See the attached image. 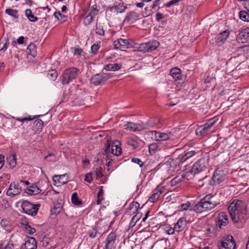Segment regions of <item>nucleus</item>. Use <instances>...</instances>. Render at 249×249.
I'll return each instance as SVG.
<instances>
[{"label": "nucleus", "instance_id": "1", "mask_svg": "<svg viewBox=\"0 0 249 249\" xmlns=\"http://www.w3.org/2000/svg\"><path fill=\"white\" fill-rule=\"evenodd\" d=\"M218 203L213 196L209 194L201 199L197 204L193 207V210L197 213L211 210L214 208Z\"/></svg>", "mask_w": 249, "mask_h": 249}, {"label": "nucleus", "instance_id": "2", "mask_svg": "<svg viewBox=\"0 0 249 249\" xmlns=\"http://www.w3.org/2000/svg\"><path fill=\"white\" fill-rule=\"evenodd\" d=\"M209 157L205 155L196 162L190 171L191 174L196 175L207 169L209 166Z\"/></svg>", "mask_w": 249, "mask_h": 249}, {"label": "nucleus", "instance_id": "3", "mask_svg": "<svg viewBox=\"0 0 249 249\" xmlns=\"http://www.w3.org/2000/svg\"><path fill=\"white\" fill-rule=\"evenodd\" d=\"M78 71V69L74 67L66 69L61 77V81L62 84L63 85L68 84L73 79H75L77 75Z\"/></svg>", "mask_w": 249, "mask_h": 249}, {"label": "nucleus", "instance_id": "4", "mask_svg": "<svg viewBox=\"0 0 249 249\" xmlns=\"http://www.w3.org/2000/svg\"><path fill=\"white\" fill-rule=\"evenodd\" d=\"M120 142L119 141L111 142V141L107 140L106 144V149L105 152L107 154L110 152V147H111V153L116 156H120L122 153V149L120 147Z\"/></svg>", "mask_w": 249, "mask_h": 249}, {"label": "nucleus", "instance_id": "5", "mask_svg": "<svg viewBox=\"0 0 249 249\" xmlns=\"http://www.w3.org/2000/svg\"><path fill=\"white\" fill-rule=\"evenodd\" d=\"M40 206L39 204L34 205L28 201H24L21 204V208L24 213L31 216H35Z\"/></svg>", "mask_w": 249, "mask_h": 249}, {"label": "nucleus", "instance_id": "6", "mask_svg": "<svg viewBox=\"0 0 249 249\" xmlns=\"http://www.w3.org/2000/svg\"><path fill=\"white\" fill-rule=\"evenodd\" d=\"M227 174L228 171L226 170L217 169L214 172L211 184L213 185L219 184L225 179Z\"/></svg>", "mask_w": 249, "mask_h": 249}, {"label": "nucleus", "instance_id": "7", "mask_svg": "<svg viewBox=\"0 0 249 249\" xmlns=\"http://www.w3.org/2000/svg\"><path fill=\"white\" fill-rule=\"evenodd\" d=\"M112 77L111 73H98L94 75L90 79V82L95 86L105 83Z\"/></svg>", "mask_w": 249, "mask_h": 249}, {"label": "nucleus", "instance_id": "8", "mask_svg": "<svg viewBox=\"0 0 249 249\" xmlns=\"http://www.w3.org/2000/svg\"><path fill=\"white\" fill-rule=\"evenodd\" d=\"M159 45L160 43L158 41L156 40L151 41L147 43L141 44L138 47V50L143 53L151 52L157 48Z\"/></svg>", "mask_w": 249, "mask_h": 249}, {"label": "nucleus", "instance_id": "9", "mask_svg": "<svg viewBox=\"0 0 249 249\" xmlns=\"http://www.w3.org/2000/svg\"><path fill=\"white\" fill-rule=\"evenodd\" d=\"M180 161L178 158L177 159H169L163 164V165L168 170V173L172 174L175 172L176 170L178 167Z\"/></svg>", "mask_w": 249, "mask_h": 249}, {"label": "nucleus", "instance_id": "10", "mask_svg": "<svg viewBox=\"0 0 249 249\" xmlns=\"http://www.w3.org/2000/svg\"><path fill=\"white\" fill-rule=\"evenodd\" d=\"M246 210V205L245 203L241 200H234L232 202L228 208L229 213H231L233 211L237 210L239 209ZM234 213V212H233ZM234 214V213H233Z\"/></svg>", "mask_w": 249, "mask_h": 249}, {"label": "nucleus", "instance_id": "11", "mask_svg": "<svg viewBox=\"0 0 249 249\" xmlns=\"http://www.w3.org/2000/svg\"><path fill=\"white\" fill-rule=\"evenodd\" d=\"M233 211L234 214L233 213V212H232V213H230L231 218L233 222L237 223L239 220H241L244 218L246 213V210H242L239 209V210Z\"/></svg>", "mask_w": 249, "mask_h": 249}, {"label": "nucleus", "instance_id": "12", "mask_svg": "<svg viewBox=\"0 0 249 249\" xmlns=\"http://www.w3.org/2000/svg\"><path fill=\"white\" fill-rule=\"evenodd\" d=\"M125 126V129L133 131H139L145 129V125L142 123L127 122Z\"/></svg>", "mask_w": 249, "mask_h": 249}, {"label": "nucleus", "instance_id": "13", "mask_svg": "<svg viewBox=\"0 0 249 249\" xmlns=\"http://www.w3.org/2000/svg\"><path fill=\"white\" fill-rule=\"evenodd\" d=\"M114 48L124 49L131 47V44L128 40L125 39L119 38L113 42Z\"/></svg>", "mask_w": 249, "mask_h": 249}, {"label": "nucleus", "instance_id": "14", "mask_svg": "<svg viewBox=\"0 0 249 249\" xmlns=\"http://www.w3.org/2000/svg\"><path fill=\"white\" fill-rule=\"evenodd\" d=\"M21 190V188L19 187L18 183L12 182L7 191V195L9 196L18 195L20 193Z\"/></svg>", "mask_w": 249, "mask_h": 249}, {"label": "nucleus", "instance_id": "15", "mask_svg": "<svg viewBox=\"0 0 249 249\" xmlns=\"http://www.w3.org/2000/svg\"><path fill=\"white\" fill-rule=\"evenodd\" d=\"M216 120L214 118L210 119L204 125H202L196 131L197 135L199 133L200 135L205 133L210 128H211L215 123Z\"/></svg>", "mask_w": 249, "mask_h": 249}, {"label": "nucleus", "instance_id": "16", "mask_svg": "<svg viewBox=\"0 0 249 249\" xmlns=\"http://www.w3.org/2000/svg\"><path fill=\"white\" fill-rule=\"evenodd\" d=\"M237 40L242 43L249 42V28L240 32L236 36Z\"/></svg>", "mask_w": 249, "mask_h": 249}, {"label": "nucleus", "instance_id": "17", "mask_svg": "<svg viewBox=\"0 0 249 249\" xmlns=\"http://www.w3.org/2000/svg\"><path fill=\"white\" fill-rule=\"evenodd\" d=\"M23 249H36V241L35 238L28 237L26 238Z\"/></svg>", "mask_w": 249, "mask_h": 249}, {"label": "nucleus", "instance_id": "18", "mask_svg": "<svg viewBox=\"0 0 249 249\" xmlns=\"http://www.w3.org/2000/svg\"><path fill=\"white\" fill-rule=\"evenodd\" d=\"M152 133H154L155 136V139L156 141H166L169 139L172 135L171 132H168L167 133H161L158 131H153Z\"/></svg>", "mask_w": 249, "mask_h": 249}, {"label": "nucleus", "instance_id": "19", "mask_svg": "<svg viewBox=\"0 0 249 249\" xmlns=\"http://www.w3.org/2000/svg\"><path fill=\"white\" fill-rule=\"evenodd\" d=\"M41 192V190L37 186L36 184H33L25 190V193L30 195H37Z\"/></svg>", "mask_w": 249, "mask_h": 249}, {"label": "nucleus", "instance_id": "20", "mask_svg": "<svg viewBox=\"0 0 249 249\" xmlns=\"http://www.w3.org/2000/svg\"><path fill=\"white\" fill-rule=\"evenodd\" d=\"M122 65L120 63L108 64L104 66L107 71H116L121 69Z\"/></svg>", "mask_w": 249, "mask_h": 249}, {"label": "nucleus", "instance_id": "21", "mask_svg": "<svg viewBox=\"0 0 249 249\" xmlns=\"http://www.w3.org/2000/svg\"><path fill=\"white\" fill-rule=\"evenodd\" d=\"M235 247V242L234 241L230 242H221L220 245H219V249H234Z\"/></svg>", "mask_w": 249, "mask_h": 249}, {"label": "nucleus", "instance_id": "22", "mask_svg": "<svg viewBox=\"0 0 249 249\" xmlns=\"http://www.w3.org/2000/svg\"><path fill=\"white\" fill-rule=\"evenodd\" d=\"M170 75L175 80H180L181 79V70L177 68H172L170 71Z\"/></svg>", "mask_w": 249, "mask_h": 249}, {"label": "nucleus", "instance_id": "23", "mask_svg": "<svg viewBox=\"0 0 249 249\" xmlns=\"http://www.w3.org/2000/svg\"><path fill=\"white\" fill-rule=\"evenodd\" d=\"M229 35V32L228 30L221 32L217 37L216 42L219 44H222L228 38Z\"/></svg>", "mask_w": 249, "mask_h": 249}, {"label": "nucleus", "instance_id": "24", "mask_svg": "<svg viewBox=\"0 0 249 249\" xmlns=\"http://www.w3.org/2000/svg\"><path fill=\"white\" fill-rule=\"evenodd\" d=\"M196 154L195 151H190L186 153L184 155H180L178 158L180 162H184L187 160L192 157Z\"/></svg>", "mask_w": 249, "mask_h": 249}, {"label": "nucleus", "instance_id": "25", "mask_svg": "<svg viewBox=\"0 0 249 249\" xmlns=\"http://www.w3.org/2000/svg\"><path fill=\"white\" fill-rule=\"evenodd\" d=\"M116 235L115 233L114 232H111L107 238L106 244L113 247L116 240Z\"/></svg>", "mask_w": 249, "mask_h": 249}, {"label": "nucleus", "instance_id": "26", "mask_svg": "<svg viewBox=\"0 0 249 249\" xmlns=\"http://www.w3.org/2000/svg\"><path fill=\"white\" fill-rule=\"evenodd\" d=\"M185 225L184 221L182 219H179L174 226L176 231L179 232L183 230L185 228Z\"/></svg>", "mask_w": 249, "mask_h": 249}, {"label": "nucleus", "instance_id": "27", "mask_svg": "<svg viewBox=\"0 0 249 249\" xmlns=\"http://www.w3.org/2000/svg\"><path fill=\"white\" fill-rule=\"evenodd\" d=\"M220 216L221 219L218 221L217 225L221 228L222 226H225L228 223V219L227 216L224 213H222Z\"/></svg>", "mask_w": 249, "mask_h": 249}, {"label": "nucleus", "instance_id": "28", "mask_svg": "<svg viewBox=\"0 0 249 249\" xmlns=\"http://www.w3.org/2000/svg\"><path fill=\"white\" fill-rule=\"evenodd\" d=\"M27 53L28 54L32 55L35 57L36 54V50L35 45L34 43H31L27 49Z\"/></svg>", "mask_w": 249, "mask_h": 249}, {"label": "nucleus", "instance_id": "29", "mask_svg": "<svg viewBox=\"0 0 249 249\" xmlns=\"http://www.w3.org/2000/svg\"><path fill=\"white\" fill-rule=\"evenodd\" d=\"M66 177H67V174H63L62 175H58V176H54L53 177V179L54 181H55V179H57L58 181V182L60 184H64L68 182V179L67 178H66L64 179V178Z\"/></svg>", "mask_w": 249, "mask_h": 249}, {"label": "nucleus", "instance_id": "30", "mask_svg": "<svg viewBox=\"0 0 249 249\" xmlns=\"http://www.w3.org/2000/svg\"><path fill=\"white\" fill-rule=\"evenodd\" d=\"M89 235L91 238H94L97 237L99 239L101 237V234L98 231L97 228H93L89 230Z\"/></svg>", "mask_w": 249, "mask_h": 249}, {"label": "nucleus", "instance_id": "31", "mask_svg": "<svg viewBox=\"0 0 249 249\" xmlns=\"http://www.w3.org/2000/svg\"><path fill=\"white\" fill-rule=\"evenodd\" d=\"M7 161L11 167H15L17 164L16 156L15 154L9 155L7 158Z\"/></svg>", "mask_w": 249, "mask_h": 249}, {"label": "nucleus", "instance_id": "32", "mask_svg": "<svg viewBox=\"0 0 249 249\" xmlns=\"http://www.w3.org/2000/svg\"><path fill=\"white\" fill-rule=\"evenodd\" d=\"M140 207L139 204L137 202H133L129 206V212L130 213H134L137 212Z\"/></svg>", "mask_w": 249, "mask_h": 249}, {"label": "nucleus", "instance_id": "33", "mask_svg": "<svg viewBox=\"0 0 249 249\" xmlns=\"http://www.w3.org/2000/svg\"><path fill=\"white\" fill-rule=\"evenodd\" d=\"M137 19L138 16L137 14L134 12H131L126 17L125 20L133 22L134 21H136Z\"/></svg>", "mask_w": 249, "mask_h": 249}, {"label": "nucleus", "instance_id": "34", "mask_svg": "<svg viewBox=\"0 0 249 249\" xmlns=\"http://www.w3.org/2000/svg\"><path fill=\"white\" fill-rule=\"evenodd\" d=\"M239 17L244 21H249V14L245 11H241L239 13Z\"/></svg>", "mask_w": 249, "mask_h": 249}, {"label": "nucleus", "instance_id": "35", "mask_svg": "<svg viewBox=\"0 0 249 249\" xmlns=\"http://www.w3.org/2000/svg\"><path fill=\"white\" fill-rule=\"evenodd\" d=\"M184 177L183 176L181 175V176H177L175 177L170 182L171 186H176L178 183L182 182L184 179Z\"/></svg>", "mask_w": 249, "mask_h": 249}, {"label": "nucleus", "instance_id": "36", "mask_svg": "<svg viewBox=\"0 0 249 249\" xmlns=\"http://www.w3.org/2000/svg\"><path fill=\"white\" fill-rule=\"evenodd\" d=\"M25 13L26 17L31 21L35 22L37 20V18L32 14V11L30 9H26Z\"/></svg>", "mask_w": 249, "mask_h": 249}, {"label": "nucleus", "instance_id": "37", "mask_svg": "<svg viewBox=\"0 0 249 249\" xmlns=\"http://www.w3.org/2000/svg\"><path fill=\"white\" fill-rule=\"evenodd\" d=\"M161 194V192L157 191L152 195V196L149 198L148 201L150 202L154 203L159 199Z\"/></svg>", "mask_w": 249, "mask_h": 249}, {"label": "nucleus", "instance_id": "38", "mask_svg": "<svg viewBox=\"0 0 249 249\" xmlns=\"http://www.w3.org/2000/svg\"><path fill=\"white\" fill-rule=\"evenodd\" d=\"M18 11L16 9H13L11 8L7 9L5 10V13L8 15L14 17V18L17 19L18 18V16L17 15Z\"/></svg>", "mask_w": 249, "mask_h": 249}, {"label": "nucleus", "instance_id": "39", "mask_svg": "<svg viewBox=\"0 0 249 249\" xmlns=\"http://www.w3.org/2000/svg\"><path fill=\"white\" fill-rule=\"evenodd\" d=\"M113 9L116 10L117 13H122L123 12L125 9V7L122 3H119L118 5L113 6L110 8V10L112 11Z\"/></svg>", "mask_w": 249, "mask_h": 249}, {"label": "nucleus", "instance_id": "40", "mask_svg": "<svg viewBox=\"0 0 249 249\" xmlns=\"http://www.w3.org/2000/svg\"><path fill=\"white\" fill-rule=\"evenodd\" d=\"M71 202L73 204L76 205H78L82 203V201L78 198L76 193H74L72 194L71 196Z\"/></svg>", "mask_w": 249, "mask_h": 249}, {"label": "nucleus", "instance_id": "41", "mask_svg": "<svg viewBox=\"0 0 249 249\" xmlns=\"http://www.w3.org/2000/svg\"><path fill=\"white\" fill-rule=\"evenodd\" d=\"M53 15L54 17L59 20H61L63 22L66 20V16H65L63 14H62L60 12H55L53 14Z\"/></svg>", "mask_w": 249, "mask_h": 249}, {"label": "nucleus", "instance_id": "42", "mask_svg": "<svg viewBox=\"0 0 249 249\" xmlns=\"http://www.w3.org/2000/svg\"><path fill=\"white\" fill-rule=\"evenodd\" d=\"M126 142L129 145L132 146L134 149L137 148L138 146V142L133 139L130 138L127 139Z\"/></svg>", "mask_w": 249, "mask_h": 249}, {"label": "nucleus", "instance_id": "43", "mask_svg": "<svg viewBox=\"0 0 249 249\" xmlns=\"http://www.w3.org/2000/svg\"><path fill=\"white\" fill-rule=\"evenodd\" d=\"M103 186L101 187V189L100 191L98 192L97 196V204H100L101 203V201L103 199Z\"/></svg>", "mask_w": 249, "mask_h": 249}, {"label": "nucleus", "instance_id": "44", "mask_svg": "<svg viewBox=\"0 0 249 249\" xmlns=\"http://www.w3.org/2000/svg\"><path fill=\"white\" fill-rule=\"evenodd\" d=\"M48 76L51 80L54 81L57 77V73L55 70H52L48 72Z\"/></svg>", "mask_w": 249, "mask_h": 249}, {"label": "nucleus", "instance_id": "45", "mask_svg": "<svg viewBox=\"0 0 249 249\" xmlns=\"http://www.w3.org/2000/svg\"><path fill=\"white\" fill-rule=\"evenodd\" d=\"M24 228L25 229L26 232L30 234H32L36 232V230L32 228L28 223H27L24 225Z\"/></svg>", "mask_w": 249, "mask_h": 249}, {"label": "nucleus", "instance_id": "46", "mask_svg": "<svg viewBox=\"0 0 249 249\" xmlns=\"http://www.w3.org/2000/svg\"><path fill=\"white\" fill-rule=\"evenodd\" d=\"M62 209V207L60 204H57L54 205L53 210L52 211L53 213L55 214H59Z\"/></svg>", "mask_w": 249, "mask_h": 249}, {"label": "nucleus", "instance_id": "47", "mask_svg": "<svg viewBox=\"0 0 249 249\" xmlns=\"http://www.w3.org/2000/svg\"><path fill=\"white\" fill-rule=\"evenodd\" d=\"M140 217H141V215H139L138 216V214H137L135 215H134L132 217V219H131V221H130V222L129 223V227H134L135 225V224H136V222H137V221L139 220Z\"/></svg>", "mask_w": 249, "mask_h": 249}, {"label": "nucleus", "instance_id": "48", "mask_svg": "<svg viewBox=\"0 0 249 249\" xmlns=\"http://www.w3.org/2000/svg\"><path fill=\"white\" fill-rule=\"evenodd\" d=\"M34 125L37 127V129L39 130L41 129L43 125V122L40 119H37L34 122Z\"/></svg>", "mask_w": 249, "mask_h": 249}, {"label": "nucleus", "instance_id": "49", "mask_svg": "<svg viewBox=\"0 0 249 249\" xmlns=\"http://www.w3.org/2000/svg\"><path fill=\"white\" fill-rule=\"evenodd\" d=\"M95 33L100 36H103L105 34V31L104 30L102 27L98 24L96 25V28L95 29Z\"/></svg>", "mask_w": 249, "mask_h": 249}, {"label": "nucleus", "instance_id": "50", "mask_svg": "<svg viewBox=\"0 0 249 249\" xmlns=\"http://www.w3.org/2000/svg\"><path fill=\"white\" fill-rule=\"evenodd\" d=\"M14 245L12 242H9L8 244L5 246L3 247L2 244H0V249H13Z\"/></svg>", "mask_w": 249, "mask_h": 249}, {"label": "nucleus", "instance_id": "51", "mask_svg": "<svg viewBox=\"0 0 249 249\" xmlns=\"http://www.w3.org/2000/svg\"><path fill=\"white\" fill-rule=\"evenodd\" d=\"M158 146L156 143H152L149 145V151L150 153H154L158 149Z\"/></svg>", "mask_w": 249, "mask_h": 249}, {"label": "nucleus", "instance_id": "52", "mask_svg": "<svg viewBox=\"0 0 249 249\" xmlns=\"http://www.w3.org/2000/svg\"><path fill=\"white\" fill-rule=\"evenodd\" d=\"M98 12V10L92 7L88 14V16H89L90 17L93 18L97 14Z\"/></svg>", "mask_w": 249, "mask_h": 249}, {"label": "nucleus", "instance_id": "53", "mask_svg": "<svg viewBox=\"0 0 249 249\" xmlns=\"http://www.w3.org/2000/svg\"><path fill=\"white\" fill-rule=\"evenodd\" d=\"M38 116H35L34 117H24V118H17L16 119V120L18 121H21V122H24V121H32Z\"/></svg>", "mask_w": 249, "mask_h": 249}, {"label": "nucleus", "instance_id": "54", "mask_svg": "<svg viewBox=\"0 0 249 249\" xmlns=\"http://www.w3.org/2000/svg\"><path fill=\"white\" fill-rule=\"evenodd\" d=\"M93 18L87 15L84 19V23L86 25H89L92 21Z\"/></svg>", "mask_w": 249, "mask_h": 249}, {"label": "nucleus", "instance_id": "55", "mask_svg": "<svg viewBox=\"0 0 249 249\" xmlns=\"http://www.w3.org/2000/svg\"><path fill=\"white\" fill-rule=\"evenodd\" d=\"M102 169L101 167H99L96 168V176L97 178L99 179V178H101L103 176V174L102 173Z\"/></svg>", "mask_w": 249, "mask_h": 249}, {"label": "nucleus", "instance_id": "56", "mask_svg": "<svg viewBox=\"0 0 249 249\" xmlns=\"http://www.w3.org/2000/svg\"><path fill=\"white\" fill-rule=\"evenodd\" d=\"M92 180L91 173H88L85 175V180L90 183Z\"/></svg>", "mask_w": 249, "mask_h": 249}, {"label": "nucleus", "instance_id": "57", "mask_svg": "<svg viewBox=\"0 0 249 249\" xmlns=\"http://www.w3.org/2000/svg\"><path fill=\"white\" fill-rule=\"evenodd\" d=\"M132 162L137 163L140 165V167H142L143 165L142 162L138 158H133L131 160Z\"/></svg>", "mask_w": 249, "mask_h": 249}, {"label": "nucleus", "instance_id": "58", "mask_svg": "<svg viewBox=\"0 0 249 249\" xmlns=\"http://www.w3.org/2000/svg\"><path fill=\"white\" fill-rule=\"evenodd\" d=\"M99 48L98 44H94L91 47V51L92 53H95Z\"/></svg>", "mask_w": 249, "mask_h": 249}, {"label": "nucleus", "instance_id": "59", "mask_svg": "<svg viewBox=\"0 0 249 249\" xmlns=\"http://www.w3.org/2000/svg\"><path fill=\"white\" fill-rule=\"evenodd\" d=\"M180 0H172L169 2L166 3L165 4V6L167 7H169L172 5L173 4H176L178 3L179 1H180Z\"/></svg>", "mask_w": 249, "mask_h": 249}, {"label": "nucleus", "instance_id": "60", "mask_svg": "<svg viewBox=\"0 0 249 249\" xmlns=\"http://www.w3.org/2000/svg\"><path fill=\"white\" fill-rule=\"evenodd\" d=\"M191 203L189 202L186 203L181 204V208L182 210H187L190 206Z\"/></svg>", "mask_w": 249, "mask_h": 249}, {"label": "nucleus", "instance_id": "61", "mask_svg": "<svg viewBox=\"0 0 249 249\" xmlns=\"http://www.w3.org/2000/svg\"><path fill=\"white\" fill-rule=\"evenodd\" d=\"M176 231V230L174 228H169L167 231L166 232L168 234H173L174 233V232Z\"/></svg>", "mask_w": 249, "mask_h": 249}, {"label": "nucleus", "instance_id": "62", "mask_svg": "<svg viewBox=\"0 0 249 249\" xmlns=\"http://www.w3.org/2000/svg\"><path fill=\"white\" fill-rule=\"evenodd\" d=\"M4 156L0 155V169L3 167L4 165Z\"/></svg>", "mask_w": 249, "mask_h": 249}, {"label": "nucleus", "instance_id": "63", "mask_svg": "<svg viewBox=\"0 0 249 249\" xmlns=\"http://www.w3.org/2000/svg\"><path fill=\"white\" fill-rule=\"evenodd\" d=\"M163 18V16L162 14H161L160 13H158L156 14V20L157 21H160Z\"/></svg>", "mask_w": 249, "mask_h": 249}, {"label": "nucleus", "instance_id": "64", "mask_svg": "<svg viewBox=\"0 0 249 249\" xmlns=\"http://www.w3.org/2000/svg\"><path fill=\"white\" fill-rule=\"evenodd\" d=\"M83 53V51L81 49H77L74 51V54H77L78 55H81L82 53Z\"/></svg>", "mask_w": 249, "mask_h": 249}]
</instances>
